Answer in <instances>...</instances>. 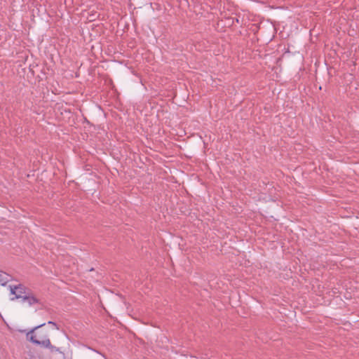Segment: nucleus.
<instances>
[{"label": "nucleus", "instance_id": "f257e3e1", "mask_svg": "<svg viewBox=\"0 0 359 359\" xmlns=\"http://www.w3.org/2000/svg\"><path fill=\"white\" fill-rule=\"evenodd\" d=\"M50 330L42 326H38L27 334V337L34 344L50 349L51 351H58V348L51 344L49 339Z\"/></svg>", "mask_w": 359, "mask_h": 359}, {"label": "nucleus", "instance_id": "f03ea898", "mask_svg": "<svg viewBox=\"0 0 359 359\" xmlns=\"http://www.w3.org/2000/svg\"><path fill=\"white\" fill-rule=\"evenodd\" d=\"M9 298L12 301L20 299L29 304L37 302L35 297L29 295L27 288L21 284L9 285Z\"/></svg>", "mask_w": 359, "mask_h": 359}]
</instances>
